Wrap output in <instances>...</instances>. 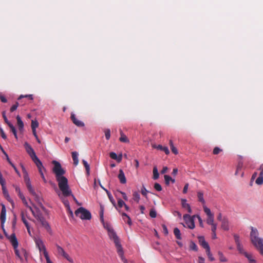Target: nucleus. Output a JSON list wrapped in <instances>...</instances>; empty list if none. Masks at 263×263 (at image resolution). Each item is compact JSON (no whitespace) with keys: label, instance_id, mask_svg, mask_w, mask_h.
Masks as SVG:
<instances>
[{"label":"nucleus","instance_id":"obj_1","mask_svg":"<svg viewBox=\"0 0 263 263\" xmlns=\"http://www.w3.org/2000/svg\"><path fill=\"white\" fill-rule=\"evenodd\" d=\"M54 166L52 172L55 174L56 180L58 183V186L64 197L71 196L73 200L77 202V200L72 193L71 190L68 185V179L63 175L65 174V171L62 167L61 164L54 160L52 161Z\"/></svg>","mask_w":263,"mask_h":263},{"label":"nucleus","instance_id":"obj_2","mask_svg":"<svg viewBox=\"0 0 263 263\" xmlns=\"http://www.w3.org/2000/svg\"><path fill=\"white\" fill-rule=\"evenodd\" d=\"M250 240L256 249L263 255V238L259 237V233L257 229L251 227Z\"/></svg>","mask_w":263,"mask_h":263},{"label":"nucleus","instance_id":"obj_3","mask_svg":"<svg viewBox=\"0 0 263 263\" xmlns=\"http://www.w3.org/2000/svg\"><path fill=\"white\" fill-rule=\"evenodd\" d=\"M32 215L36 219V220L41 223V225L46 229L47 231H50L51 228L48 222L46 220L41 211L38 208L35 206V211H32Z\"/></svg>","mask_w":263,"mask_h":263},{"label":"nucleus","instance_id":"obj_4","mask_svg":"<svg viewBox=\"0 0 263 263\" xmlns=\"http://www.w3.org/2000/svg\"><path fill=\"white\" fill-rule=\"evenodd\" d=\"M75 215L82 220H90L91 218L90 212L83 207L78 208L75 211Z\"/></svg>","mask_w":263,"mask_h":263},{"label":"nucleus","instance_id":"obj_5","mask_svg":"<svg viewBox=\"0 0 263 263\" xmlns=\"http://www.w3.org/2000/svg\"><path fill=\"white\" fill-rule=\"evenodd\" d=\"M196 217V215L190 216L189 214H185L183 215V218L185 221V225L183 224V226L187 227L189 229H193L195 228L194 219Z\"/></svg>","mask_w":263,"mask_h":263},{"label":"nucleus","instance_id":"obj_6","mask_svg":"<svg viewBox=\"0 0 263 263\" xmlns=\"http://www.w3.org/2000/svg\"><path fill=\"white\" fill-rule=\"evenodd\" d=\"M108 234L110 239L114 240L117 250L122 248L121 245L120 244L119 238L117 235L116 232L114 231V229L109 230Z\"/></svg>","mask_w":263,"mask_h":263},{"label":"nucleus","instance_id":"obj_7","mask_svg":"<svg viewBox=\"0 0 263 263\" xmlns=\"http://www.w3.org/2000/svg\"><path fill=\"white\" fill-rule=\"evenodd\" d=\"M203 211L207 215L206 223L209 225L214 224V214L211 212L210 209L208 208L206 205H203Z\"/></svg>","mask_w":263,"mask_h":263},{"label":"nucleus","instance_id":"obj_8","mask_svg":"<svg viewBox=\"0 0 263 263\" xmlns=\"http://www.w3.org/2000/svg\"><path fill=\"white\" fill-rule=\"evenodd\" d=\"M57 252L58 254L61 256H63L68 261L70 262H73V259L69 256V255L65 252L64 250L58 245H56Z\"/></svg>","mask_w":263,"mask_h":263},{"label":"nucleus","instance_id":"obj_9","mask_svg":"<svg viewBox=\"0 0 263 263\" xmlns=\"http://www.w3.org/2000/svg\"><path fill=\"white\" fill-rule=\"evenodd\" d=\"M2 211L0 215V219L1 221V227L3 229V232L5 233V230L4 228V224L6 221V209L4 204H2Z\"/></svg>","mask_w":263,"mask_h":263},{"label":"nucleus","instance_id":"obj_10","mask_svg":"<svg viewBox=\"0 0 263 263\" xmlns=\"http://www.w3.org/2000/svg\"><path fill=\"white\" fill-rule=\"evenodd\" d=\"M24 147L25 148V149L28 153V154L30 156L31 159L34 158V157H36V155L35 154V153L34 152L33 149L31 147V146L27 142H25L24 143Z\"/></svg>","mask_w":263,"mask_h":263},{"label":"nucleus","instance_id":"obj_11","mask_svg":"<svg viewBox=\"0 0 263 263\" xmlns=\"http://www.w3.org/2000/svg\"><path fill=\"white\" fill-rule=\"evenodd\" d=\"M34 241L35 245L39 249L40 253L43 252V253H44L45 251H47L45 246L44 245L42 239L40 238H35Z\"/></svg>","mask_w":263,"mask_h":263},{"label":"nucleus","instance_id":"obj_12","mask_svg":"<svg viewBox=\"0 0 263 263\" xmlns=\"http://www.w3.org/2000/svg\"><path fill=\"white\" fill-rule=\"evenodd\" d=\"M198 238L200 245L205 249V251L210 249L208 243L206 242L203 236H199Z\"/></svg>","mask_w":263,"mask_h":263},{"label":"nucleus","instance_id":"obj_13","mask_svg":"<svg viewBox=\"0 0 263 263\" xmlns=\"http://www.w3.org/2000/svg\"><path fill=\"white\" fill-rule=\"evenodd\" d=\"M70 118L72 122L77 126L83 127L84 126V123L81 121H80L78 119H77L75 116V115L73 113H71Z\"/></svg>","mask_w":263,"mask_h":263},{"label":"nucleus","instance_id":"obj_14","mask_svg":"<svg viewBox=\"0 0 263 263\" xmlns=\"http://www.w3.org/2000/svg\"><path fill=\"white\" fill-rule=\"evenodd\" d=\"M9 238L13 248H17L18 243L15 234H12Z\"/></svg>","mask_w":263,"mask_h":263},{"label":"nucleus","instance_id":"obj_15","mask_svg":"<svg viewBox=\"0 0 263 263\" xmlns=\"http://www.w3.org/2000/svg\"><path fill=\"white\" fill-rule=\"evenodd\" d=\"M32 160L34 162V163L35 164V165H36V166L39 170V172H41L42 171V169L44 168L42 162L37 158V156L34 157V158L32 159Z\"/></svg>","mask_w":263,"mask_h":263},{"label":"nucleus","instance_id":"obj_16","mask_svg":"<svg viewBox=\"0 0 263 263\" xmlns=\"http://www.w3.org/2000/svg\"><path fill=\"white\" fill-rule=\"evenodd\" d=\"M118 178L120 180V182L122 184H125L126 183V179L125 176L123 171L121 169L119 170V173L118 175Z\"/></svg>","mask_w":263,"mask_h":263},{"label":"nucleus","instance_id":"obj_17","mask_svg":"<svg viewBox=\"0 0 263 263\" xmlns=\"http://www.w3.org/2000/svg\"><path fill=\"white\" fill-rule=\"evenodd\" d=\"M1 185L4 196L8 201H9L10 202H12V200L11 199L9 195L8 192L7 191V189L5 186V184H3V185Z\"/></svg>","mask_w":263,"mask_h":263},{"label":"nucleus","instance_id":"obj_18","mask_svg":"<svg viewBox=\"0 0 263 263\" xmlns=\"http://www.w3.org/2000/svg\"><path fill=\"white\" fill-rule=\"evenodd\" d=\"M27 188L30 193L34 197H36L37 195L36 193L35 192L34 190H33V187H32V185L31 184V182L30 180H28L27 181L25 182Z\"/></svg>","mask_w":263,"mask_h":263},{"label":"nucleus","instance_id":"obj_19","mask_svg":"<svg viewBox=\"0 0 263 263\" xmlns=\"http://www.w3.org/2000/svg\"><path fill=\"white\" fill-rule=\"evenodd\" d=\"M187 200L185 199H181V205L183 208L186 209L187 210V212L189 213H192V210L191 209L190 205L186 203Z\"/></svg>","mask_w":263,"mask_h":263},{"label":"nucleus","instance_id":"obj_20","mask_svg":"<svg viewBox=\"0 0 263 263\" xmlns=\"http://www.w3.org/2000/svg\"><path fill=\"white\" fill-rule=\"evenodd\" d=\"M197 197L198 201L202 203V206L203 207V205H205V201L203 198V193L202 191L197 192Z\"/></svg>","mask_w":263,"mask_h":263},{"label":"nucleus","instance_id":"obj_21","mask_svg":"<svg viewBox=\"0 0 263 263\" xmlns=\"http://www.w3.org/2000/svg\"><path fill=\"white\" fill-rule=\"evenodd\" d=\"M221 228L224 230H229V221L226 218H223L221 221Z\"/></svg>","mask_w":263,"mask_h":263},{"label":"nucleus","instance_id":"obj_22","mask_svg":"<svg viewBox=\"0 0 263 263\" xmlns=\"http://www.w3.org/2000/svg\"><path fill=\"white\" fill-rule=\"evenodd\" d=\"M71 155L73 161V164L76 166L79 163L78 153L77 152H72Z\"/></svg>","mask_w":263,"mask_h":263},{"label":"nucleus","instance_id":"obj_23","mask_svg":"<svg viewBox=\"0 0 263 263\" xmlns=\"http://www.w3.org/2000/svg\"><path fill=\"white\" fill-rule=\"evenodd\" d=\"M16 120L18 129L21 132L24 128V123L18 115L16 116Z\"/></svg>","mask_w":263,"mask_h":263},{"label":"nucleus","instance_id":"obj_24","mask_svg":"<svg viewBox=\"0 0 263 263\" xmlns=\"http://www.w3.org/2000/svg\"><path fill=\"white\" fill-rule=\"evenodd\" d=\"M118 254L124 263H128L127 260L124 257V252L122 248L117 250Z\"/></svg>","mask_w":263,"mask_h":263},{"label":"nucleus","instance_id":"obj_25","mask_svg":"<svg viewBox=\"0 0 263 263\" xmlns=\"http://www.w3.org/2000/svg\"><path fill=\"white\" fill-rule=\"evenodd\" d=\"M120 133L121 135V137L119 138L120 141L122 142L128 143L129 141L126 136L123 134L121 130Z\"/></svg>","mask_w":263,"mask_h":263},{"label":"nucleus","instance_id":"obj_26","mask_svg":"<svg viewBox=\"0 0 263 263\" xmlns=\"http://www.w3.org/2000/svg\"><path fill=\"white\" fill-rule=\"evenodd\" d=\"M156 148H157L158 149H160L161 151L164 152V153L166 155H168L170 154L169 149L167 148V147H166V146H163L161 145H158V146H157L156 147Z\"/></svg>","mask_w":263,"mask_h":263},{"label":"nucleus","instance_id":"obj_27","mask_svg":"<svg viewBox=\"0 0 263 263\" xmlns=\"http://www.w3.org/2000/svg\"><path fill=\"white\" fill-rule=\"evenodd\" d=\"M169 144L170 146L172 152L175 155L178 154V152L177 149L174 146L173 141L170 140L169 141Z\"/></svg>","mask_w":263,"mask_h":263},{"label":"nucleus","instance_id":"obj_28","mask_svg":"<svg viewBox=\"0 0 263 263\" xmlns=\"http://www.w3.org/2000/svg\"><path fill=\"white\" fill-rule=\"evenodd\" d=\"M153 178L154 180H157V179H158V178L159 177V174L157 166H155L154 167L153 170Z\"/></svg>","mask_w":263,"mask_h":263},{"label":"nucleus","instance_id":"obj_29","mask_svg":"<svg viewBox=\"0 0 263 263\" xmlns=\"http://www.w3.org/2000/svg\"><path fill=\"white\" fill-rule=\"evenodd\" d=\"M164 177L165 183L167 185H168L170 184V181H172V183H174L175 181L174 179H173L171 177H170L168 175H165Z\"/></svg>","mask_w":263,"mask_h":263},{"label":"nucleus","instance_id":"obj_30","mask_svg":"<svg viewBox=\"0 0 263 263\" xmlns=\"http://www.w3.org/2000/svg\"><path fill=\"white\" fill-rule=\"evenodd\" d=\"M133 199L136 202L138 203L140 199V196L138 192H134L133 194Z\"/></svg>","mask_w":263,"mask_h":263},{"label":"nucleus","instance_id":"obj_31","mask_svg":"<svg viewBox=\"0 0 263 263\" xmlns=\"http://www.w3.org/2000/svg\"><path fill=\"white\" fill-rule=\"evenodd\" d=\"M174 234L177 239H181V233L179 229L177 228H175L174 229Z\"/></svg>","mask_w":263,"mask_h":263},{"label":"nucleus","instance_id":"obj_32","mask_svg":"<svg viewBox=\"0 0 263 263\" xmlns=\"http://www.w3.org/2000/svg\"><path fill=\"white\" fill-rule=\"evenodd\" d=\"M218 255L219 257V259L221 262H227V260H228L224 256V255L223 254V253L219 251L218 252Z\"/></svg>","mask_w":263,"mask_h":263},{"label":"nucleus","instance_id":"obj_33","mask_svg":"<svg viewBox=\"0 0 263 263\" xmlns=\"http://www.w3.org/2000/svg\"><path fill=\"white\" fill-rule=\"evenodd\" d=\"M8 126L10 127V128L11 129V131L13 134L15 138L17 139V136L16 130V129H15V127L11 123Z\"/></svg>","mask_w":263,"mask_h":263},{"label":"nucleus","instance_id":"obj_34","mask_svg":"<svg viewBox=\"0 0 263 263\" xmlns=\"http://www.w3.org/2000/svg\"><path fill=\"white\" fill-rule=\"evenodd\" d=\"M21 219L22 221H23L24 220H25L26 219V217L28 218L29 220H32L33 222H35L34 220L31 219V218H29L27 217V213L26 212H24L22 211L21 214Z\"/></svg>","mask_w":263,"mask_h":263},{"label":"nucleus","instance_id":"obj_35","mask_svg":"<svg viewBox=\"0 0 263 263\" xmlns=\"http://www.w3.org/2000/svg\"><path fill=\"white\" fill-rule=\"evenodd\" d=\"M255 182L258 185H261L263 183V175L259 174L258 177L256 179Z\"/></svg>","mask_w":263,"mask_h":263},{"label":"nucleus","instance_id":"obj_36","mask_svg":"<svg viewBox=\"0 0 263 263\" xmlns=\"http://www.w3.org/2000/svg\"><path fill=\"white\" fill-rule=\"evenodd\" d=\"M82 163L86 169V171L87 172V173L88 175L89 174V171H90V167H89V165L88 164V163L86 161H85V160H82Z\"/></svg>","mask_w":263,"mask_h":263},{"label":"nucleus","instance_id":"obj_37","mask_svg":"<svg viewBox=\"0 0 263 263\" xmlns=\"http://www.w3.org/2000/svg\"><path fill=\"white\" fill-rule=\"evenodd\" d=\"M237 246V249L238 250V251H239V252L242 254H244L245 253H246V252L244 250L243 248V246L240 243V244H238Z\"/></svg>","mask_w":263,"mask_h":263},{"label":"nucleus","instance_id":"obj_38","mask_svg":"<svg viewBox=\"0 0 263 263\" xmlns=\"http://www.w3.org/2000/svg\"><path fill=\"white\" fill-rule=\"evenodd\" d=\"M149 216L152 217V218H156V216H157V212L155 210V209L154 208H152L150 210V212H149Z\"/></svg>","mask_w":263,"mask_h":263},{"label":"nucleus","instance_id":"obj_39","mask_svg":"<svg viewBox=\"0 0 263 263\" xmlns=\"http://www.w3.org/2000/svg\"><path fill=\"white\" fill-rule=\"evenodd\" d=\"M23 98H28L30 100H32L33 99V95H21L18 98V100H21Z\"/></svg>","mask_w":263,"mask_h":263},{"label":"nucleus","instance_id":"obj_40","mask_svg":"<svg viewBox=\"0 0 263 263\" xmlns=\"http://www.w3.org/2000/svg\"><path fill=\"white\" fill-rule=\"evenodd\" d=\"M243 255L246 257H247L248 259L250 262H255V260L252 258V256L251 254H249L247 252H246Z\"/></svg>","mask_w":263,"mask_h":263},{"label":"nucleus","instance_id":"obj_41","mask_svg":"<svg viewBox=\"0 0 263 263\" xmlns=\"http://www.w3.org/2000/svg\"><path fill=\"white\" fill-rule=\"evenodd\" d=\"M105 138L107 140H109L110 138V130L109 129H105L104 130Z\"/></svg>","mask_w":263,"mask_h":263},{"label":"nucleus","instance_id":"obj_42","mask_svg":"<svg viewBox=\"0 0 263 263\" xmlns=\"http://www.w3.org/2000/svg\"><path fill=\"white\" fill-rule=\"evenodd\" d=\"M190 248L191 250L195 251H197L198 250V247L197 245L193 241L191 242Z\"/></svg>","mask_w":263,"mask_h":263},{"label":"nucleus","instance_id":"obj_43","mask_svg":"<svg viewBox=\"0 0 263 263\" xmlns=\"http://www.w3.org/2000/svg\"><path fill=\"white\" fill-rule=\"evenodd\" d=\"M106 192L108 195V197L109 200L112 202V203L114 204V205L115 206V201L114 200V198H113L111 194H110V193L109 192H108V190H106Z\"/></svg>","mask_w":263,"mask_h":263},{"label":"nucleus","instance_id":"obj_44","mask_svg":"<svg viewBox=\"0 0 263 263\" xmlns=\"http://www.w3.org/2000/svg\"><path fill=\"white\" fill-rule=\"evenodd\" d=\"M206 253L208 256V258L210 261H213L214 260V258L213 257L212 254H211L210 252V249L208 250H206Z\"/></svg>","mask_w":263,"mask_h":263},{"label":"nucleus","instance_id":"obj_45","mask_svg":"<svg viewBox=\"0 0 263 263\" xmlns=\"http://www.w3.org/2000/svg\"><path fill=\"white\" fill-rule=\"evenodd\" d=\"M39 126V123L37 121L32 120L31 122L32 129H36Z\"/></svg>","mask_w":263,"mask_h":263},{"label":"nucleus","instance_id":"obj_46","mask_svg":"<svg viewBox=\"0 0 263 263\" xmlns=\"http://www.w3.org/2000/svg\"><path fill=\"white\" fill-rule=\"evenodd\" d=\"M154 187L157 191H161L162 190L161 185L158 183H155Z\"/></svg>","mask_w":263,"mask_h":263},{"label":"nucleus","instance_id":"obj_47","mask_svg":"<svg viewBox=\"0 0 263 263\" xmlns=\"http://www.w3.org/2000/svg\"><path fill=\"white\" fill-rule=\"evenodd\" d=\"M2 116H3V117L4 118V120L5 122V123L8 125H9L10 124H11V123L8 121L6 116V112L5 111H3L2 112Z\"/></svg>","mask_w":263,"mask_h":263},{"label":"nucleus","instance_id":"obj_48","mask_svg":"<svg viewBox=\"0 0 263 263\" xmlns=\"http://www.w3.org/2000/svg\"><path fill=\"white\" fill-rule=\"evenodd\" d=\"M141 192L142 195H143L145 197H147V193H148V191L143 185L141 189Z\"/></svg>","mask_w":263,"mask_h":263},{"label":"nucleus","instance_id":"obj_49","mask_svg":"<svg viewBox=\"0 0 263 263\" xmlns=\"http://www.w3.org/2000/svg\"><path fill=\"white\" fill-rule=\"evenodd\" d=\"M44 256H45L47 263H51L52 261L50 259L49 256L48 255V252L47 251H45L44 253H43Z\"/></svg>","mask_w":263,"mask_h":263},{"label":"nucleus","instance_id":"obj_50","mask_svg":"<svg viewBox=\"0 0 263 263\" xmlns=\"http://www.w3.org/2000/svg\"><path fill=\"white\" fill-rule=\"evenodd\" d=\"M44 256H45L47 263H51L52 261L50 259L49 256L48 255V252L47 251H45L44 253H43Z\"/></svg>","mask_w":263,"mask_h":263},{"label":"nucleus","instance_id":"obj_51","mask_svg":"<svg viewBox=\"0 0 263 263\" xmlns=\"http://www.w3.org/2000/svg\"><path fill=\"white\" fill-rule=\"evenodd\" d=\"M122 217H124L125 216V217L127 218L128 219H127V223L128 224H129V225H131L132 224V220H131L130 217L126 213H123L122 214Z\"/></svg>","mask_w":263,"mask_h":263},{"label":"nucleus","instance_id":"obj_52","mask_svg":"<svg viewBox=\"0 0 263 263\" xmlns=\"http://www.w3.org/2000/svg\"><path fill=\"white\" fill-rule=\"evenodd\" d=\"M18 103L17 102H16L14 105H13L10 108V111L11 112H13L14 110H15L17 107L18 106Z\"/></svg>","mask_w":263,"mask_h":263},{"label":"nucleus","instance_id":"obj_53","mask_svg":"<svg viewBox=\"0 0 263 263\" xmlns=\"http://www.w3.org/2000/svg\"><path fill=\"white\" fill-rule=\"evenodd\" d=\"M234 238L235 242L236 245L241 243L240 241V240H239V236L238 235L234 234Z\"/></svg>","mask_w":263,"mask_h":263},{"label":"nucleus","instance_id":"obj_54","mask_svg":"<svg viewBox=\"0 0 263 263\" xmlns=\"http://www.w3.org/2000/svg\"><path fill=\"white\" fill-rule=\"evenodd\" d=\"M222 151V149L219 148L218 147H215L213 151V153L214 155H217L220 152Z\"/></svg>","mask_w":263,"mask_h":263},{"label":"nucleus","instance_id":"obj_55","mask_svg":"<svg viewBox=\"0 0 263 263\" xmlns=\"http://www.w3.org/2000/svg\"><path fill=\"white\" fill-rule=\"evenodd\" d=\"M125 204V202L121 199H119L118 200V206L119 208H121L122 206H124Z\"/></svg>","mask_w":263,"mask_h":263},{"label":"nucleus","instance_id":"obj_56","mask_svg":"<svg viewBox=\"0 0 263 263\" xmlns=\"http://www.w3.org/2000/svg\"><path fill=\"white\" fill-rule=\"evenodd\" d=\"M162 227L163 232L164 233V234L165 235H167L168 233V230H167L166 226L165 224H162Z\"/></svg>","mask_w":263,"mask_h":263},{"label":"nucleus","instance_id":"obj_57","mask_svg":"<svg viewBox=\"0 0 263 263\" xmlns=\"http://www.w3.org/2000/svg\"><path fill=\"white\" fill-rule=\"evenodd\" d=\"M109 156L110 158L112 159L117 160V154L114 152H111L109 154Z\"/></svg>","mask_w":263,"mask_h":263},{"label":"nucleus","instance_id":"obj_58","mask_svg":"<svg viewBox=\"0 0 263 263\" xmlns=\"http://www.w3.org/2000/svg\"><path fill=\"white\" fill-rule=\"evenodd\" d=\"M196 217L197 218V219L199 221L200 226L201 227H203L202 220L201 218L200 217V216L198 215H196Z\"/></svg>","mask_w":263,"mask_h":263},{"label":"nucleus","instance_id":"obj_59","mask_svg":"<svg viewBox=\"0 0 263 263\" xmlns=\"http://www.w3.org/2000/svg\"><path fill=\"white\" fill-rule=\"evenodd\" d=\"M104 227L107 230L108 232H109V230H113V229L111 227V226L108 223H103Z\"/></svg>","mask_w":263,"mask_h":263},{"label":"nucleus","instance_id":"obj_60","mask_svg":"<svg viewBox=\"0 0 263 263\" xmlns=\"http://www.w3.org/2000/svg\"><path fill=\"white\" fill-rule=\"evenodd\" d=\"M0 100L3 103H7V100L6 98V97L2 94L0 95Z\"/></svg>","mask_w":263,"mask_h":263},{"label":"nucleus","instance_id":"obj_61","mask_svg":"<svg viewBox=\"0 0 263 263\" xmlns=\"http://www.w3.org/2000/svg\"><path fill=\"white\" fill-rule=\"evenodd\" d=\"M0 132H1V135L2 137L4 139H6L7 136H6L4 131L3 130V129L2 128H1V129H0Z\"/></svg>","mask_w":263,"mask_h":263},{"label":"nucleus","instance_id":"obj_62","mask_svg":"<svg viewBox=\"0 0 263 263\" xmlns=\"http://www.w3.org/2000/svg\"><path fill=\"white\" fill-rule=\"evenodd\" d=\"M14 250V252H15V255L19 258H20L21 259H22V257L20 255V252H19V251L17 249V248H13Z\"/></svg>","mask_w":263,"mask_h":263},{"label":"nucleus","instance_id":"obj_63","mask_svg":"<svg viewBox=\"0 0 263 263\" xmlns=\"http://www.w3.org/2000/svg\"><path fill=\"white\" fill-rule=\"evenodd\" d=\"M212 226L211 231L213 232H216L217 229V224L216 223L211 225Z\"/></svg>","mask_w":263,"mask_h":263},{"label":"nucleus","instance_id":"obj_64","mask_svg":"<svg viewBox=\"0 0 263 263\" xmlns=\"http://www.w3.org/2000/svg\"><path fill=\"white\" fill-rule=\"evenodd\" d=\"M173 215L175 216H178L180 218H181V214L179 211H175L173 212Z\"/></svg>","mask_w":263,"mask_h":263}]
</instances>
